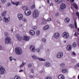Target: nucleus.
I'll list each match as a JSON object with an SVG mask.
<instances>
[{
	"label": "nucleus",
	"instance_id": "774afa93",
	"mask_svg": "<svg viewBox=\"0 0 79 79\" xmlns=\"http://www.w3.org/2000/svg\"><path fill=\"white\" fill-rule=\"evenodd\" d=\"M40 73H43V71H40Z\"/></svg>",
	"mask_w": 79,
	"mask_h": 79
},
{
	"label": "nucleus",
	"instance_id": "c756f323",
	"mask_svg": "<svg viewBox=\"0 0 79 79\" xmlns=\"http://www.w3.org/2000/svg\"><path fill=\"white\" fill-rule=\"evenodd\" d=\"M46 20L44 19H43L42 20V23L44 24H46Z\"/></svg>",
	"mask_w": 79,
	"mask_h": 79
},
{
	"label": "nucleus",
	"instance_id": "37998d69",
	"mask_svg": "<svg viewBox=\"0 0 79 79\" xmlns=\"http://www.w3.org/2000/svg\"><path fill=\"white\" fill-rule=\"evenodd\" d=\"M22 21H24V22H26V21H27L26 19H24V18L23 19Z\"/></svg>",
	"mask_w": 79,
	"mask_h": 79
},
{
	"label": "nucleus",
	"instance_id": "f3484780",
	"mask_svg": "<svg viewBox=\"0 0 79 79\" xmlns=\"http://www.w3.org/2000/svg\"><path fill=\"white\" fill-rule=\"evenodd\" d=\"M50 27L48 25H46L45 27H44L43 28V30L44 31H46L47 30H48Z\"/></svg>",
	"mask_w": 79,
	"mask_h": 79
},
{
	"label": "nucleus",
	"instance_id": "a18cd8bd",
	"mask_svg": "<svg viewBox=\"0 0 79 79\" xmlns=\"http://www.w3.org/2000/svg\"><path fill=\"white\" fill-rule=\"evenodd\" d=\"M52 20V19L51 18H49L47 20V21H51Z\"/></svg>",
	"mask_w": 79,
	"mask_h": 79
},
{
	"label": "nucleus",
	"instance_id": "473e14b6",
	"mask_svg": "<svg viewBox=\"0 0 79 79\" xmlns=\"http://www.w3.org/2000/svg\"><path fill=\"white\" fill-rule=\"evenodd\" d=\"M77 45V44H76V43L75 42H74L73 43V44L72 45L73 47H76Z\"/></svg>",
	"mask_w": 79,
	"mask_h": 79
},
{
	"label": "nucleus",
	"instance_id": "7c9ffc66",
	"mask_svg": "<svg viewBox=\"0 0 79 79\" xmlns=\"http://www.w3.org/2000/svg\"><path fill=\"white\" fill-rule=\"evenodd\" d=\"M31 12V10H30L27 9V10H25V13H27V12Z\"/></svg>",
	"mask_w": 79,
	"mask_h": 79
},
{
	"label": "nucleus",
	"instance_id": "f03ea898",
	"mask_svg": "<svg viewBox=\"0 0 79 79\" xmlns=\"http://www.w3.org/2000/svg\"><path fill=\"white\" fill-rule=\"evenodd\" d=\"M15 53L19 55H20L21 54H22L23 53V50H22V49L19 47H17L15 48Z\"/></svg>",
	"mask_w": 79,
	"mask_h": 79
},
{
	"label": "nucleus",
	"instance_id": "72a5a7b5",
	"mask_svg": "<svg viewBox=\"0 0 79 79\" xmlns=\"http://www.w3.org/2000/svg\"><path fill=\"white\" fill-rule=\"evenodd\" d=\"M42 40L43 42H44V43H45V42H46V40L44 38H42Z\"/></svg>",
	"mask_w": 79,
	"mask_h": 79
},
{
	"label": "nucleus",
	"instance_id": "f704fd0d",
	"mask_svg": "<svg viewBox=\"0 0 79 79\" xmlns=\"http://www.w3.org/2000/svg\"><path fill=\"white\" fill-rule=\"evenodd\" d=\"M40 49L39 48H37L36 49V51L38 53H40Z\"/></svg>",
	"mask_w": 79,
	"mask_h": 79
},
{
	"label": "nucleus",
	"instance_id": "680f3d73",
	"mask_svg": "<svg viewBox=\"0 0 79 79\" xmlns=\"http://www.w3.org/2000/svg\"><path fill=\"white\" fill-rule=\"evenodd\" d=\"M0 20H2V18H1V16H0Z\"/></svg>",
	"mask_w": 79,
	"mask_h": 79
},
{
	"label": "nucleus",
	"instance_id": "6e6552de",
	"mask_svg": "<svg viewBox=\"0 0 79 79\" xmlns=\"http://www.w3.org/2000/svg\"><path fill=\"white\" fill-rule=\"evenodd\" d=\"M63 56V53L61 52H59L57 53L56 57L57 58H61Z\"/></svg>",
	"mask_w": 79,
	"mask_h": 79
},
{
	"label": "nucleus",
	"instance_id": "4c0bfd02",
	"mask_svg": "<svg viewBox=\"0 0 79 79\" xmlns=\"http://www.w3.org/2000/svg\"><path fill=\"white\" fill-rule=\"evenodd\" d=\"M31 9H35V4L33 5V6H31Z\"/></svg>",
	"mask_w": 79,
	"mask_h": 79
},
{
	"label": "nucleus",
	"instance_id": "c9c22d12",
	"mask_svg": "<svg viewBox=\"0 0 79 79\" xmlns=\"http://www.w3.org/2000/svg\"><path fill=\"white\" fill-rule=\"evenodd\" d=\"M1 1L2 3V4H4V3H5L6 0H1Z\"/></svg>",
	"mask_w": 79,
	"mask_h": 79
},
{
	"label": "nucleus",
	"instance_id": "2f4dec72",
	"mask_svg": "<svg viewBox=\"0 0 79 79\" xmlns=\"http://www.w3.org/2000/svg\"><path fill=\"white\" fill-rule=\"evenodd\" d=\"M60 67H64L65 66V64L64 63H62L60 64Z\"/></svg>",
	"mask_w": 79,
	"mask_h": 79
},
{
	"label": "nucleus",
	"instance_id": "2eb2a0df",
	"mask_svg": "<svg viewBox=\"0 0 79 79\" xmlns=\"http://www.w3.org/2000/svg\"><path fill=\"white\" fill-rule=\"evenodd\" d=\"M72 49V48L71 47V45H68L67 47V50L68 51H71V50Z\"/></svg>",
	"mask_w": 79,
	"mask_h": 79
},
{
	"label": "nucleus",
	"instance_id": "aec40b11",
	"mask_svg": "<svg viewBox=\"0 0 79 79\" xmlns=\"http://www.w3.org/2000/svg\"><path fill=\"white\" fill-rule=\"evenodd\" d=\"M55 3L57 4H60L62 2V0H55Z\"/></svg>",
	"mask_w": 79,
	"mask_h": 79
},
{
	"label": "nucleus",
	"instance_id": "b1692460",
	"mask_svg": "<svg viewBox=\"0 0 79 79\" xmlns=\"http://www.w3.org/2000/svg\"><path fill=\"white\" fill-rule=\"evenodd\" d=\"M14 79H21V78L19 76H18V75H16L14 77Z\"/></svg>",
	"mask_w": 79,
	"mask_h": 79
},
{
	"label": "nucleus",
	"instance_id": "39448f33",
	"mask_svg": "<svg viewBox=\"0 0 79 79\" xmlns=\"http://www.w3.org/2000/svg\"><path fill=\"white\" fill-rule=\"evenodd\" d=\"M6 72L5 69L2 66H0V74H4Z\"/></svg>",
	"mask_w": 79,
	"mask_h": 79
},
{
	"label": "nucleus",
	"instance_id": "4468645a",
	"mask_svg": "<svg viewBox=\"0 0 79 79\" xmlns=\"http://www.w3.org/2000/svg\"><path fill=\"white\" fill-rule=\"evenodd\" d=\"M15 36H16V37L17 38L18 40H21L22 39V38H21V37L20 36V35L19 34H16L15 35Z\"/></svg>",
	"mask_w": 79,
	"mask_h": 79
},
{
	"label": "nucleus",
	"instance_id": "ddd939ff",
	"mask_svg": "<svg viewBox=\"0 0 79 79\" xmlns=\"http://www.w3.org/2000/svg\"><path fill=\"white\" fill-rule=\"evenodd\" d=\"M18 17L19 20H21L23 18V15L21 14H19L18 15Z\"/></svg>",
	"mask_w": 79,
	"mask_h": 79
},
{
	"label": "nucleus",
	"instance_id": "e2e57ef3",
	"mask_svg": "<svg viewBox=\"0 0 79 79\" xmlns=\"http://www.w3.org/2000/svg\"><path fill=\"white\" fill-rule=\"evenodd\" d=\"M40 48H43V46H41V47H40Z\"/></svg>",
	"mask_w": 79,
	"mask_h": 79
},
{
	"label": "nucleus",
	"instance_id": "864d4df0",
	"mask_svg": "<svg viewBox=\"0 0 79 79\" xmlns=\"http://www.w3.org/2000/svg\"><path fill=\"white\" fill-rule=\"evenodd\" d=\"M47 2H48V4H50V1L49 0H47Z\"/></svg>",
	"mask_w": 79,
	"mask_h": 79
},
{
	"label": "nucleus",
	"instance_id": "09e8293b",
	"mask_svg": "<svg viewBox=\"0 0 79 79\" xmlns=\"http://www.w3.org/2000/svg\"><path fill=\"white\" fill-rule=\"evenodd\" d=\"M37 27L36 26H35V27L33 28V29H34V30H35L37 29Z\"/></svg>",
	"mask_w": 79,
	"mask_h": 79
},
{
	"label": "nucleus",
	"instance_id": "4d7b16f0",
	"mask_svg": "<svg viewBox=\"0 0 79 79\" xmlns=\"http://www.w3.org/2000/svg\"><path fill=\"white\" fill-rule=\"evenodd\" d=\"M30 78H33V76L32 75H30Z\"/></svg>",
	"mask_w": 79,
	"mask_h": 79
},
{
	"label": "nucleus",
	"instance_id": "393cba45",
	"mask_svg": "<svg viewBox=\"0 0 79 79\" xmlns=\"http://www.w3.org/2000/svg\"><path fill=\"white\" fill-rule=\"evenodd\" d=\"M31 12L25 13V15H26V16H30V15H31Z\"/></svg>",
	"mask_w": 79,
	"mask_h": 79
},
{
	"label": "nucleus",
	"instance_id": "a878e982",
	"mask_svg": "<svg viewBox=\"0 0 79 79\" xmlns=\"http://www.w3.org/2000/svg\"><path fill=\"white\" fill-rule=\"evenodd\" d=\"M70 27L71 29H74L75 27H74V24H71L70 26Z\"/></svg>",
	"mask_w": 79,
	"mask_h": 79
},
{
	"label": "nucleus",
	"instance_id": "5701e85b",
	"mask_svg": "<svg viewBox=\"0 0 79 79\" xmlns=\"http://www.w3.org/2000/svg\"><path fill=\"white\" fill-rule=\"evenodd\" d=\"M70 19L69 18H67L65 19L64 20V21L66 23H68L69 22Z\"/></svg>",
	"mask_w": 79,
	"mask_h": 79
},
{
	"label": "nucleus",
	"instance_id": "49530a36",
	"mask_svg": "<svg viewBox=\"0 0 79 79\" xmlns=\"http://www.w3.org/2000/svg\"><path fill=\"white\" fill-rule=\"evenodd\" d=\"M45 79H52V78H51L50 77H48L46 78Z\"/></svg>",
	"mask_w": 79,
	"mask_h": 79
},
{
	"label": "nucleus",
	"instance_id": "bb28decb",
	"mask_svg": "<svg viewBox=\"0 0 79 79\" xmlns=\"http://www.w3.org/2000/svg\"><path fill=\"white\" fill-rule=\"evenodd\" d=\"M67 71L68 70H67V69H63L62 72L63 73H67Z\"/></svg>",
	"mask_w": 79,
	"mask_h": 79
},
{
	"label": "nucleus",
	"instance_id": "a19ab883",
	"mask_svg": "<svg viewBox=\"0 0 79 79\" xmlns=\"http://www.w3.org/2000/svg\"><path fill=\"white\" fill-rule=\"evenodd\" d=\"M9 59L10 61H11L13 60V57H12V56H10L9 57Z\"/></svg>",
	"mask_w": 79,
	"mask_h": 79
},
{
	"label": "nucleus",
	"instance_id": "79ce46f5",
	"mask_svg": "<svg viewBox=\"0 0 79 79\" xmlns=\"http://www.w3.org/2000/svg\"><path fill=\"white\" fill-rule=\"evenodd\" d=\"M28 68H31V67H32V64H29L28 65Z\"/></svg>",
	"mask_w": 79,
	"mask_h": 79
},
{
	"label": "nucleus",
	"instance_id": "bf43d9fd",
	"mask_svg": "<svg viewBox=\"0 0 79 79\" xmlns=\"http://www.w3.org/2000/svg\"><path fill=\"white\" fill-rule=\"evenodd\" d=\"M11 32H13V29H12L11 30H10Z\"/></svg>",
	"mask_w": 79,
	"mask_h": 79
},
{
	"label": "nucleus",
	"instance_id": "8fccbe9b",
	"mask_svg": "<svg viewBox=\"0 0 79 79\" xmlns=\"http://www.w3.org/2000/svg\"><path fill=\"white\" fill-rule=\"evenodd\" d=\"M9 6H10V4H8L6 5V7H8Z\"/></svg>",
	"mask_w": 79,
	"mask_h": 79
},
{
	"label": "nucleus",
	"instance_id": "4be33fe9",
	"mask_svg": "<svg viewBox=\"0 0 79 79\" xmlns=\"http://www.w3.org/2000/svg\"><path fill=\"white\" fill-rule=\"evenodd\" d=\"M26 64V63L24 61H23L22 63V64L20 65L19 68H23V67H24V65Z\"/></svg>",
	"mask_w": 79,
	"mask_h": 79
},
{
	"label": "nucleus",
	"instance_id": "cd10ccee",
	"mask_svg": "<svg viewBox=\"0 0 79 79\" xmlns=\"http://www.w3.org/2000/svg\"><path fill=\"white\" fill-rule=\"evenodd\" d=\"M28 7L27 6H23L22 8V9L23 10H27V9L28 8Z\"/></svg>",
	"mask_w": 79,
	"mask_h": 79
},
{
	"label": "nucleus",
	"instance_id": "6ab92c4d",
	"mask_svg": "<svg viewBox=\"0 0 79 79\" xmlns=\"http://www.w3.org/2000/svg\"><path fill=\"white\" fill-rule=\"evenodd\" d=\"M11 3L13 5H15L16 6H18V5H19V2H18L15 3V2L12 1H11Z\"/></svg>",
	"mask_w": 79,
	"mask_h": 79
},
{
	"label": "nucleus",
	"instance_id": "052dcab7",
	"mask_svg": "<svg viewBox=\"0 0 79 79\" xmlns=\"http://www.w3.org/2000/svg\"><path fill=\"white\" fill-rule=\"evenodd\" d=\"M70 1L71 2H73L74 1V0H70Z\"/></svg>",
	"mask_w": 79,
	"mask_h": 79
},
{
	"label": "nucleus",
	"instance_id": "1a4fd4ad",
	"mask_svg": "<svg viewBox=\"0 0 79 79\" xmlns=\"http://www.w3.org/2000/svg\"><path fill=\"white\" fill-rule=\"evenodd\" d=\"M66 5L64 4H61L60 6V10L61 11V10H64L66 8Z\"/></svg>",
	"mask_w": 79,
	"mask_h": 79
},
{
	"label": "nucleus",
	"instance_id": "c03bdc74",
	"mask_svg": "<svg viewBox=\"0 0 79 79\" xmlns=\"http://www.w3.org/2000/svg\"><path fill=\"white\" fill-rule=\"evenodd\" d=\"M59 16V13L56 12V16Z\"/></svg>",
	"mask_w": 79,
	"mask_h": 79
},
{
	"label": "nucleus",
	"instance_id": "3c124183",
	"mask_svg": "<svg viewBox=\"0 0 79 79\" xmlns=\"http://www.w3.org/2000/svg\"><path fill=\"white\" fill-rule=\"evenodd\" d=\"M72 54L73 55H76V53H75V52H73L72 53Z\"/></svg>",
	"mask_w": 79,
	"mask_h": 79
},
{
	"label": "nucleus",
	"instance_id": "dca6fc26",
	"mask_svg": "<svg viewBox=\"0 0 79 79\" xmlns=\"http://www.w3.org/2000/svg\"><path fill=\"white\" fill-rule=\"evenodd\" d=\"M51 64L50 63H49V62H47L45 63L44 66L46 67H49Z\"/></svg>",
	"mask_w": 79,
	"mask_h": 79
},
{
	"label": "nucleus",
	"instance_id": "a211bd4d",
	"mask_svg": "<svg viewBox=\"0 0 79 79\" xmlns=\"http://www.w3.org/2000/svg\"><path fill=\"white\" fill-rule=\"evenodd\" d=\"M58 79H64V76L62 75H60L58 76Z\"/></svg>",
	"mask_w": 79,
	"mask_h": 79
},
{
	"label": "nucleus",
	"instance_id": "20e7f679",
	"mask_svg": "<svg viewBox=\"0 0 79 79\" xmlns=\"http://www.w3.org/2000/svg\"><path fill=\"white\" fill-rule=\"evenodd\" d=\"M39 15V12H38L37 10H35L34 11L33 13V16L34 18H38Z\"/></svg>",
	"mask_w": 79,
	"mask_h": 79
},
{
	"label": "nucleus",
	"instance_id": "ea45409f",
	"mask_svg": "<svg viewBox=\"0 0 79 79\" xmlns=\"http://www.w3.org/2000/svg\"><path fill=\"white\" fill-rule=\"evenodd\" d=\"M4 34L5 36H6V37H7V36L8 35V32H5Z\"/></svg>",
	"mask_w": 79,
	"mask_h": 79
},
{
	"label": "nucleus",
	"instance_id": "423d86ee",
	"mask_svg": "<svg viewBox=\"0 0 79 79\" xmlns=\"http://www.w3.org/2000/svg\"><path fill=\"white\" fill-rule=\"evenodd\" d=\"M11 39L10 37H8L5 38V44H11Z\"/></svg>",
	"mask_w": 79,
	"mask_h": 79
},
{
	"label": "nucleus",
	"instance_id": "13d9d810",
	"mask_svg": "<svg viewBox=\"0 0 79 79\" xmlns=\"http://www.w3.org/2000/svg\"><path fill=\"white\" fill-rule=\"evenodd\" d=\"M31 73H34V71H33V69H31Z\"/></svg>",
	"mask_w": 79,
	"mask_h": 79
},
{
	"label": "nucleus",
	"instance_id": "f8f14e48",
	"mask_svg": "<svg viewBox=\"0 0 79 79\" xmlns=\"http://www.w3.org/2000/svg\"><path fill=\"white\" fill-rule=\"evenodd\" d=\"M23 39L25 41H28L29 40V37L24 36L23 37Z\"/></svg>",
	"mask_w": 79,
	"mask_h": 79
},
{
	"label": "nucleus",
	"instance_id": "9b49d317",
	"mask_svg": "<svg viewBox=\"0 0 79 79\" xmlns=\"http://www.w3.org/2000/svg\"><path fill=\"white\" fill-rule=\"evenodd\" d=\"M30 50L32 52H34L35 51V47L34 46H31L30 47Z\"/></svg>",
	"mask_w": 79,
	"mask_h": 79
},
{
	"label": "nucleus",
	"instance_id": "0e129e2a",
	"mask_svg": "<svg viewBox=\"0 0 79 79\" xmlns=\"http://www.w3.org/2000/svg\"><path fill=\"white\" fill-rule=\"evenodd\" d=\"M64 43H66V41L65 40V41H64Z\"/></svg>",
	"mask_w": 79,
	"mask_h": 79
},
{
	"label": "nucleus",
	"instance_id": "603ef678",
	"mask_svg": "<svg viewBox=\"0 0 79 79\" xmlns=\"http://www.w3.org/2000/svg\"><path fill=\"white\" fill-rule=\"evenodd\" d=\"M2 46H0V50H2Z\"/></svg>",
	"mask_w": 79,
	"mask_h": 79
},
{
	"label": "nucleus",
	"instance_id": "de8ad7c7",
	"mask_svg": "<svg viewBox=\"0 0 79 79\" xmlns=\"http://www.w3.org/2000/svg\"><path fill=\"white\" fill-rule=\"evenodd\" d=\"M76 15L77 16H78V18H79V13L78 12H77Z\"/></svg>",
	"mask_w": 79,
	"mask_h": 79
},
{
	"label": "nucleus",
	"instance_id": "c85d7f7f",
	"mask_svg": "<svg viewBox=\"0 0 79 79\" xmlns=\"http://www.w3.org/2000/svg\"><path fill=\"white\" fill-rule=\"evenodd\" d=\"M73 5L74 6V7L76 9H77V6L76 3H73Z\"/></svg>",
	"mask_w": 79,
	"mask_h": 79
},
{
	"label": "nucleus",
	"instance_id": "5fc2aeb1",
	"mask_svg": "<svg viewBox=\"0 0 79 79\" xmlns=\"http://www.w3.org/2000/svg\"><path fill=\"white\" fill-rule=\"evenodd\" d=\"M76 66L77 67H79V63H78L76 65Z\"/></svg>",
	"mask_w": 79,
	"mask_h": 79
},
{
	"label": "nucleus",
	"instance_id": "6e6d98bb",
	"mask_svg": "<svg viewBox=\"0 0 79 79\" xmlns=\"http://www.w3.org/2000/svg\"><path fill=\"white\" fill-rule=\"evenodd\" d=\"M23 70H19V72H23Z\"/></svg>",
	"mask_w": 79,
	"mask_h": 79
},
{
	"label": "nucleus",
	"instance_id": "58836bf2",
	"mask_svg": "<svg viewBox=\"0 0 79 79\" xmlns=\"http://www.w3.org/2000/svg\"><path fill=\"white\" fill-rule=\"evenodd\" d=\"M75 26L76 29H78V28H77V23H76V22H75Z\"/></svg>",
	"mask_w": 79,
	"mask_h": 79
},
{
	"label": "nucleus",
	"instance_id": "69168bd1",
	"mask_svg": "<svg viewBox=\"0 0 79 79\" xmlns=\"http://www.w3.org/2000/svg\"><path fill=\"white\" fill-rule=\"evenodd\" d=\"M74 35H75L76 36H77V34L76 33H75Z\"/></svg>",
	"mask_w": 79,
	"mask_h": 79
},
{
	"label": "nucleus",
	"instance_id": "0eeeda50",
	"mask_svg": "<svg viewBox=\"0 0 79 79\" xmlns=\"http://www.w3.org/2000/svg\"><path fill=\"white\" fill-rule=\"evenodd\" d=\"M32 57L33 59H34V60H37V59H38L40 61H45V59L40 57H37L34 55L32 56Z\"/></svg>",
	"mask_w": 79,
	"mask_h": 79
},
{
	"label": "nucleus",
	"instance_id": "7ed1b4c3",
	"mask_svg": "<svg viewBox=\"0 0 79 79\" xmlns=\"http://www.w3.org/2000/svg\"><path fill=\"white\" fill-rule=\"evenodd\" d=\"M62 37L65 39H68L69 37V34L68 32H64L62 33Z\"/></svg>",
	"mask_w": 79,
	"mask_h": 79
},
{
	"label": "nucleus",
	"instance_id": "338daca9",
	"mask_svg": "<svg viewBox=\"0 0 79 79\" xmlns=\"http://www.w3.org/2000/svg\"><path fill=\"white\" fill-rule=\"evenodd\" d=\"M13 60H15V61H16V59L15 58H14Z\"/></svg>",
	"mask_w": 79,
	"mask_h": 79
},
{
	"label": "nucleus",
	"instance_id": "f257e3e1",
	"mask_svg": "<svg viewBox=\"0 0 79 79\" xmlns=\"http://www.w3.org/2000/svg\"><path fill=\"white\" fill-rule=\"evenodd\" d=\"M6 15V10H4L2 14V17L3 18V20L5 22L7 23L10 21V17L9 15Z\"/></svg>",
	"mask_w": 79,
	"mask_h": 79
},
{
	"label": "nucleus",
	"instance_id": "412c9836",
	"mask_svg": "<svg viewBox=\"0 0 79 79\" xmlns=\"http://www.w3.org/2000/svg\"><path fill=\"white\" fill-rule=\"evenodd\" d=\"M29 32L31 35H34L35 34V32L33 30H31Z\"/></svg>",
	"mask_w": 79,
	"mask_h": 79
},
{
	"label": "nucleus",
	"instance_id": "9d476101",
	"mask_svg": "<svg viewBox=\"0 0 79 79\" xmlns=\"http://www.w3.org/2000/svg\"><path fill=\"white\" fill-rule=\"evenodd\" d=\"M54 37L55 39H58L60 37V34L58 33H56L54 34Z\"/></svg>",
	"mask_w": 79,
	"mask_h": 79
},
{
	"label": "nucleus",
	"instance_id": "e433bc0d",
	"mask_svg": "<svg viewBox=\"0 0 79 79\" xmlns=\"http://www.w3.org/2000/svg\"><path fill=\"white\" fill-rule=\"evenodd\" d=\"M40 34V31H38L36 32V34L37 35H39Z\"/></svg>",
	"mask_w": 79,
	"mask_h": 79
}]
</instances>
